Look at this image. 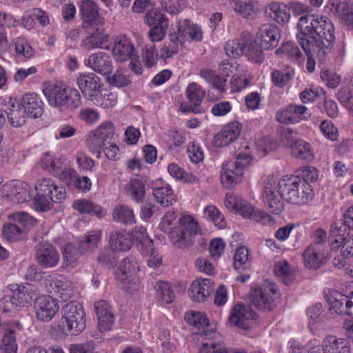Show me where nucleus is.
Masks as SVG:
<instances>
[{"label": "nucleus", "instance_id": "9d476101", "mask_svg": "<svg viewBox=\"0 0 353 353\" xmlns=\"http://www.w3.org/2000/svg\"><path fill=\"white\" fill-rule=\"evenodd\" d=\"M281 296L275 284L263 285L252 290L250 296L251 305L264 311H270L276 305Z\"/></svg>", "mask_w": 353, "mask_h": 353}, {"label": "nucleus", "instance_id": "20e7f679", "mask_svg": "<svg viewBox=\"0 0 353 353\" xmlns=\"http://www.w3.org/2000/svg\"><path fill=\"white\" fill-rule=\"evenodd\" d=\"M279 188L283 199L295 205H304L314 196L311 185L297 176H284L279 181Z\"/></svg>", "mask_w": 353, "mask_h": 353}, {"label": "nucleus", "instance_id": "72a5a7b5", "mask_svg": "<svg viewBox=\"0 0 353 353\" xmlns=\"http://www.w3.org/2000/svg\"><path fill=\"white\" fill-rule=\"evenodd\" d=\"M72 207L81 214H89L99 218L106 215V211L101 206L86 199L76 200Z\"/></svg>", "mask_w": 353, "mask_h": 353}, {"label": "nucleus", "instance_id": "a211bd4d", "mask_svg": "<svg viewBox=\"0 0 353 353\" xmlns=\"http://www.w3.org/2000/svg\"><path fill=\"white\" fill-rule=\"evenodd\" d=\"M97 319L98 329L101 332H108L114 326L115 317L112 307L104 300L94 304Z\"/></svg>", "mask_w": 353, "mask_h": 353}, {"label": "nucleus", "instance_id": "2f4dec72", "mask_svg": "<svg viewBox=\"0 0 353 353\" xmlns=\"http://www.w3.org/2000/svg\"><path fill=\"white\" fill-rule=\"evenodd\" d=\"M153 195L155 200L163 207H168L176 201L172 189L167 183L154 187Z\"/></svg>", "mask_w": 353, "mask_h": 353}, {"label": "nucleus", "instance_id": "a19ab883", "mask_svg": "<svg viewBox=\"0 0 353 353\" xmlns=\"http://www.w3.org/2000/svg\"><path fill=\"white\" fill-rule=\"evenodd\" d=\"M247 38H243V33L240 39L229 40L226 42L224 49L230 57L236 58L244 54Z\"/></svg>", "mask_w": 353, "mask_h": 353}, {"label": "nucleus", "instance_id": "f3484780", "mask_svg": "<svg viewBox=\"0 0 353 353\" xmlns=\"http://www.w3.org/2000/svg\"><path fill=\"white\" fill-rule=\"evenodd\" d=\"M198 353H246L244 349L228 348L216 333L205 334Z\"/></svg>", "mask_w": 353, "mask_h": 353}, {"label": "nucleus", "instance_id": "5fc2aeb1", "mask_svg": "<svg viewBox=\"0 0 353 353\" xmlns=\"http://www.w3.org/2000/svg\"><path fill=\"white\" fill-rule=\"evenodd\" d=\"M145 23L149 26L168 24L163 12L159 8H153L147 12L145 16Z\"/></svg>", "mask_w": 353, "mask_h": 353}, {"label": "nucleus", "instance_id": "c756f323", "mask_svg": "<svg viewBox=\"0 0 353 353\" xmlns=\"http://www.w3.org/2000/svg\"><path fill=\"white\" fill-rule=\"evenodd\" d=\"M291 155L296 159L312 161L314 153L311 145L303 139H294L289 145Z\"/></svg>", "mask_w": 353, "mask_h": 353}, {"label": "nucleus", "instance_id": "6e6d98bb", "mask_svg": "<svg viewBox=\"0 0 353 353\" xmlns=\"http://www.w3.org/2000/svg\"><path fill=\"white\" fill-rule=\"evenodd\" d=\"M188 99L190 103L200 104L205 96V91L198 83L193 82L190 83L185 90Z\"/></svg>", "mask_w": 353, "mask_h": 353}, {"label": "nucleus", "instance_id": "37998d69", "mask_svg": "<svg viewBox=\"0 0 353 353\" xmlns=\"http://www.w3.org/2000/svg\"><path fill=\"white\" fill-rule=\"evenodd\" d=\"M270 15L275 21L281 23L289 21L290 13L284 4L272 2L268 5Z\"/></svg>", "mask_w": 353, "mask_h": 353}, {"label": "nucleus", "instance_id": "473e14b6", "mask_svg": "<svg viewBox=\"0 0 353 353\" xmlns=\"http://www.w3.org/2000/svg\"><path fill=\"white\" fill-rule=\"evenodd\" d=\"M319 247V244L310 245L304 251L303 258L305 265L310 268H318L324 257L323 250Z\"/></svg>", "mask_w": 353, "mask_h": 353}, {"label": "nucleus", "instance_id": "423d86ee", "mask_svg": "<svg viewBox=\"0 0 353 353\" xmlns=\"http://www.w3.org/2000/svg\"><path fill=\"white\" fill-rule=\"evenodd\" d=\"M61 327L70 335H77L85 329V312L80 303L72 301L63 307Z\"/></svg>", "mask_w": 353, "mask_h": 353}, {"label": "nucleus", "instance_id": "603ef678", "mask_svg": "<svg viewBox=\"0 0 353 353\" xmlns=\"http://www.w3.org/2000/svg\"><path fill=\"white\" fill-rule=\"evenodd\" d=\"M250 261V251L245 246L239 247L234 256L233 266L235 270H245Z\"/></svg>", "mask_w": 353, "mask_h": 353}, {"label": "nucleus", "instance_id": "4468645a", "mask_svg": "<svg viewBox=\"0 0 353 353\" xmlns=\"http://www.w3.org/2000/svg\"><path fill=\"white\" fill-rule=\"evenodd\" d=\"M256 313L248 306L238 303L232 309L228 316L230 324L243 330H248L252 325Z\"/></svg>", "mask_w": 353, "mask_h": 353}, {"label": "nucleus", "instance_id": "4d7b16f0", "mask_svg": "<svg viewBox=\"0 0 353 353\" xmlns=\"http://www.w3.org/2000/svg\"><path fill=\"white\" fill-rule=\"evenodd\" d=\"M274 271L276 276L282 278L285 284H289L294 279L290 265L286 261H278L274 265Z\"/></svg>", "mask_w": 353, "mask_h": 353}, {"label": "nucleus", "instance_id": "a18cd8bd", "mask_svg": "<svg viewBox=\"0 0 353 353\" xmlns=\"http://www.w3.org/2000/svg\"><path fill=\"white\" fill-rule=\"evenodd\" d=\"M81 14L85 22H94L99 16L97 5L92 0H83L81 5Z\"/></svg>", "mask_w": 353, "mask_h": 353}, {"label": "nucleus", "instance_id": "ea45409f", "mask_svg": "<svg viewBox=\"0 0 353 353\" xmlns=\"http://www.w3.org/2000/svg\"><path fill=\"white\" fill-rule=\"evenodd\" d=\"M347 226L345 223L337 221L334 223L330 229V236L333 239L332 240V244H336L334 247H339L341 245H344L347 240L349 233H347Z\"/></svg>", "mask_w": 353, "mask_h": 353}, {"label": "nucleus", "instance_id": "e2e57ef3", "mask_svg": "<svg viewBox=\"0 0 353 353\" xmlns=\"http://www.w3.org/2000/svg\"><path fill=\"white\" fill-rule=\"evenodd\" d=\"M85 144L90 151L99 153L101 152V149L106 145L94 130L90 131L88 134Z\"/></svg>", "mask_w": 353, "mask_h": 353}, {"label": "nucleus", "instance_id": "09e8293b", "mask_svg": "<svg viewBox=\"0 0 353 353\" xmlns=\"http://www.w3.org/2000/svg\"><path fill=\"white\" fill-rule=\"evenodd\" d=\"M8 104L12 106V109L6 112L10 125L14 128L22 126L26 123L24 111L19 108V105H14L12 101H10Z\"/></svg>", "mask_w": 353, "mask_h": 353}, {"label": "nucleus", "instance_id": "9b49d317", "mask_svg": "<svg viewBox=\"0 0 353 353\" xmlns=\"http://www.w3.org/2000/svg\"><path fill=\"white\" fill-rule=\"evenodd\" d=\"M8 288L12 294L5 298L6 303V305L3 308L5 312L28 306L35 295L33 286L29 284L12 283L8 285Z\"/></svg>", "mask_w": 353, "mask_h": 353}, {"label": "nucleus", "instance_id": "49530a36", "mask_svg": "<svg viewBox=\"0 0 353 353\" xmlns=\"http://www.w3.org/2000/svg\"><path fill=\"white\" fill-rule=\"evenodd\" d=\"M203 216L208 221L214 223L219 229H223L226 225V221L223 215L214 205H208L203 210Z\"/></svg>", "mask_w": 353, "mask_h": 353}, {"label": "nucleus", "instance_id": "f257e3e1", "mask_svg": "<svg viewBox=\"0 0 353 353\" xmlns=\"http://www.w3.org/2000/svg\"><path fill=\"white\" fill-rule=\"evenodd\" d=\"M297 26L301 32L297 39L303 50H309L310 45L321 59L330 52L335 39L334 28L327 17L309 14L299 19Z\"/></svg>", "mask_w": 353, "mask_h": 353}, {"label": "nucleus", "instance_id": "bb28decb", "mask_svg": "<svg viewBox=\"0 0 353 353\" xmlns=\"http://www.w3.org/2000/svg\"><path fill=\"white\" fill-rule=\"evenodd\" d=\"M112 53L117 61L124 62L136 57L137 52L130 39L123 37L115 41Z\"/></svg>", "mask_w": 353, "mask_h": 353}, {"label": "nucleus", "instance_id": "bf43d9fd", "mask_svg": "<svg viewBox=\"0 0 353 353\" xmlns=\"http://www.w3.org/2000/svg\"><path fill=\"white\" fill-rule=\"evenodd\" d=\"M2 233L8 241L21 240L25 234V232L15 223L5 224L3 227Z\"/></svg>", "mask_w": 353, "mask_h": 353}, {"label": "nucleus", "instance_id": "f704fd0d", "mask_svg": "<svg viewBox=\"0 0 353 353\" xmlns=\"http://www.w3.org/2000/svg\"><path fill=\"white\" fill-rule=\"evenodd\" d=\"M101 239V233L100 231H90L79 243V252L81 254L92 253L97 248Z\"/></svg>", "mask_w": 353, "mask_h": 353}, {"label": "nucleus", "instance_id": "13d9d810", "mask_svg": "<svg viewBox=\"0 0 353 353\" xmlns=\"http://www.w3.org/2000/svg\"><path fill=\"white\" fill-rule=\"evenodd\" d=\"M185 319L188 323L196 327H203L209 325L208 318L200 312L191 311L186 313Z\"/></svg>", "mask_w": 353, "mask_h": 353}, {"label": "nucleus", "instance_id": "69168bd1", "mask_svg": "<svg viewBox=\"0 0 353 353\" xmlns=\"http://www.w3.org/2000/svg\"><path fill=\"white\" fill-rule=\"evenodd\" d=\"M79 118L85 123L92 125L100 119V114L94 109L85 108L80 110Z\"/></svg>", "mask_w": 353, "mask_h": 353}, {"label": "nucleus", "instance_id": "de8ad7c7", "mask_svg": "<svg viewBox=\"0 0 353 353\" xmlns=\"http://www.w3.org/2000/svg\"><path fill=\"white\" fill-rule=\"evenodd\" d=\"M155 289L157 298L163 304L170 303L174 301V293L169 283L159 281L155 285Z\"/></svg>", "mask_w": 353, "mask_h": 353}, {"label": "nucleus", "instance_id": "c03bdc74", "mask_svg": "<svg viewBox=\"0 0 353 353\" xmlns=\"http://www.w3.org/2000/svg\"><path fill=\"white\" fill-rule=\"evenodd\" d=\"M169 39V42L165 43L161 49V55L164 59L170 58L177 54L183 46V43L181 42L180 39L172 32L170 34Z\"/></svg>", "mask_w": 353, "mask_h": 353}, {"label": "nucleus", "instance_id": "f03ea898", "mask_svg": "<svg viewBox=\"0 0 353 353\" xmlns=\"http://www.w3.org/2000/svg\"><path fill=\"white\" fill-rule=\"evenodd\" d=\"M175 219L174 212H167L161 219L159 229L168 233L171 243L176 248H185L191 246L194 236L200 233L197 221L190 215L184 214L179 219L178 227L170 228Z\"/></svg>", "mask_w": 353, "mask_h": 353}, {"label": "nucleus", "instance_id": "f8f14e48", "mask_svg": "<svg viewBox=\"0 0 353 353\" xmlns=\"http://www.w3.org/2000/svg\"><path fill=\"white\" fill-rule=\"evenodd\" d=\"M46 284L50 287V292H54L63 301L71 298L73 293L72 282L65 276L52 273L46 278Z\"/></svg>", "mask_w": 353, "mask_h": 353}, {"label": "nucleus", "instance_id": "864d4df0", "mask_svg": "<svg viewBox=\"0 0 353 353\" xmlns=\"http://www.w3.org/2000/svg\"><path fill=\"white\" fill-rule=\"evenodd\" d=\"M11 216L25 234L36 224V220L24 212L14 213Z\"/></svg>", "mask_w": 353, "mask_h": 353}, {"label": "nucleus", "instance_id": "cd10ccee", "mask_svg": "<svg viewBox=\"0 0 353 353\" xmlns=\"http://www.w3.org/2000/svg\"><path fill=\"white\" fill-rule=\"evenodd\" d=\"M241 132V128L239 123H230L214 136V144L216 147L228 145L237 139Z\"/></svg>", "mask_w": 353, "mask_h": 353}, {"label": "nucleus", "instance_id": "c85d7f7f", "mask_svg": "<svg viewBox=\"0 0 353 353\" xmlns=\"http://www.w3.org/2000/svg\"><path fill=\"white\" fill-rule=\"evenodd\" d=\"M21 105L30 117H39L43 112V103L35 93L26 94L22 98Z\"/></svg>", "mask_w": 353, "mask_h": 353}, {"label": "nucleus", "instance_id": "e433bc0d", "mask_svg": "<svg viewBox=\"0 0 353 353\" xmlns=\"http://www.w3.org/2000/svg\"><path fill=\"white\" fill-rule=\"evenodd\" d=\"M109 245L114 251H127L131 248V239L125 232H113L109 237Z\"/></svg>", "mask_w": 353, "mask_h": 353}, {"label": "nucleus", "instance_id": "7c9ffc66", "mask_svg": "<svg viewBox=\"0 0 353 353\" xmlns=\"http://www.w3.org/2000/svg\"><path fill=\"white\" fill-rule=\"evenodd\" d=\"M243 38H247L243 54L251 61L261 64L264 60L263 48L256 41H254L252 40L250 33L243 32Z\"/></svg>", "mask_w": 353, "mask_h": 353}, {"label": "nucleus", "instance_id": "4be33fe9", "mask_svg": "<svg viewBox=\"0 0 353 353\" xmlns=\"http://www.w3.org/2000/svg\"><path fill=\"white\" fill-rule=\"evenodd\" d=\"M21 324L14 322L11 324H2L0 327V332L3 338L0 345L1 353H17V345L15 340V328L21 330Z\"/></svg>", "mask_w": 353, "mask_h": 353}, {"label": "nucleus", "instance_id": "aec40b11", "mask_svg": "<svg viewBox=\"0 0 353 353\" xmlns=\"http://www.w3.org/2000/svg\"><path fill=\"white\" fill-rule=\"evenodd\" d=\"M214 282L210 279H196L190 285L188 294L193 301L205 302L211 295Z\"/></svg>", "mask_w": 353, "mask_h": 353}, {"label": "nucleus", "instance_id": "3c124183", "mask_svg": "<svg viewBox=\"0 0 353 353\" xmlns=\"http://www.w3.org/2000/svg\"><path fill=\"white\" fill-rule=\"evenodd\" d=\"M94 131L106 145L114 140L115 136L114 126L111 121H106L101 123Z\"/></svg>", "mask_w": 353, "mask_h": 353}, {"label": "nucleus", "instance_id": "6ab92c4d", "mask_svg": "<svg viewBox=\"0 0 353 353\" xmlns=\"http://www.w3.org/2000/svg\"><path fill=\"white\" fill-rule=\"evenodd\" d=\"M36 260L43 268L55 267L59 261V254L55 247L48 242H41L39 244Z\"/></svg>", "mask_w": 353, "mask_h": 353}, {"label": "nucleus", "instance_id": "0eeeda50", "mask_svg": "<svg viewBox=\"0 0 353 353\" xmlns=\"http://www.w3.org/2000/svg\"><path fill=\"white\" fill-rule=\"evenodd\" d=\"M139 270V263L134 256H128L120 263L116 271V277L125 291L132 293L138 290L139 282L137 273Z\"/></svg>", "mask_w": 353, "mask_h": 353}, {"label": "nucleus", "instance_id": "338daca9", "mask_svg": "<svg viewBox=\"0 0 353 353\" xmlns=\"http://www.w3.org/2000/svg\"><path fill=\"white\" fill-rule=\"evenodd\" d=\"M151 28L148 32V36L152 42H159L163 39L166 34L168 24L150 26Z\"/></svg>", "mask_w": 353, "mask_h": 353}, {"label": "nucleus", "instance_id": "5701e85b", "mask_svg": "<svg viewBox=\"0 0 353 353\" xmlns=\"http://www.w3.org/2000/svg\"><path fill=\"white\" fill-rule=\"evenodd\" d=\"M280 37L279 28L271 24L263 25L256 36V41L263 50L276 47Z\"/></svg>", "mask_w": 353, "mask_h": 353}, {"label": "nucleus", "instance_id": "ddd939ff", "mask_svg": "<svg viewBox=\"0 0 353 353\" xmlns=\"http://www.w3.org/2000/svg\"><path fill=\"white\" fill-rule=\"evenodd\" d=\"M36 318L44 323L50 322L57 314L59 306L49 295H42L35 299L34 304Z\"/></svg>", "mask_w": 353, "mask_h": 353}, {"label": "nucleus", "instance_id": "774afa93", "mask_svg": "<svg viewBox=\"0 0 353 353\" xmlns=\"http://www.w3.org/2000/svg\"><path fill=\"white\" fill-rule=\"evenodd\" d=\"M95 344L93 341L82 343H74L70 345V353H93Z\"/></svg>", "mask_w": 353, "mask_h": 353}, {"label": "nucleus", "instance_id": "680f3d73", "mask_svg": "<svg viewBox=\"0 0 353 353\" xmlns=\"http://www.w3.org/2000/svg\"><path fill=\"white\" fill-rule=\"evenodd\" d=\"M232 8L237 14L244 18L252 17L254 13V5L251 2L234 1Z\"/></svg>", "mask_w": 353, "mask_h": 353}, {"label": "nucleus", "instance_id": "c9c22d12", "mask_svg": "<svg viewBox=\"0 0 353 353\" xmlns=\"http://www.w3.org/2000/svg\"><path fill=\"white\" fill-rule=\"evenodd\" d=\"M112 219L124 225H132L135 223L133 210L126 205H117L112 210Z\"/></svg>", "mask_w": 353, "mask_h": 353}, {"label": "nucleus", "instance_id": "8fccbe9b", "mask_svg": "<svg viewBox=\"0 0 353 353\" xmlns=\"http://www.w3.org/2000/svg\"><path fill=\"white\" fill-rule=\"evenodd\" d=\"M128 193L137 203L142 201L145 194V183L140 179H132L129 183Z\"/></svg>", "mask_w": 353, "mask_h": 353}, {"label": "nucleus", "instance_id": "7ed1b4c3", "mask_svg": "<svg viewBox=\"0 0 353 353\" xmlns=\"http://www.w3.org/2000/svg\"><path fill=\"white\" fill-rule=\"evenodd\" d=\"M37 192L34 198V205L38 211H48L53 203H61L66 197L64 187L57 185L50 178H41L37 181L34 186Z\"/></svg>", "mask_w": 353, "mask_h": 353}, {"label": "nucleus", "instance_id": "6e6552de", "mask_svg": "<svg viewBox=\"0 0 353 353\" xmlns=\"http://www.w3.org/2000/svg\"><path fill=\"white\" fill-rule=\"evenodd\" d=\"M250 157L239 154L236 159L224 163L221 172V181L224 187L232 188L241 181L245 168L249 164Z\"/></svg>", "mask_w": 353, "mask_h": 353}, {"label": "nucleus", "instance_id": "393cba45", "mask_svg": "<svg viewBox=\"0 0 353 353\" xmlns=\"http://www.w3.org/2000/svg\"><path fill=\"white\" fill-rule=\"evenodd\" d=\"M89 35L82 40L81 46L85 50L90 51L94 48L108 49L103 45L108 41V36L105 34L101 26L93 27L88 32Z\"/></svg>", "mask_w": 353, "mask_h": 353}, {"label": "nucleus", "instance_id": "b1692460", "mask_svg": "<svg viewBox=\"0 0 353 353\" xmlns=\"http://www.w3.org/2000/svg\"><path fill=\"white\" fill-rule=\"evenodd\" d=\"M330 310L340 315H348L353 317V303L345 295L333 292L328 298Z\"/></svg>", "mask_w": 353, "mask_h": 353}, {"label": "nucleus", "instance_id": "58836bf2", "mask_svg": "<svg viewBox=\"0 0 353 353\" xmlns=\"http://www.w3.org/2000/svg\"><path fill=\"white\" fill-rule=\"evenodd\" d=\"M16 57L18 60L25 61L34 56V50L30 43L23 38L19 37L13 40Z\"/></svg>", "mask_w": 353, "mask_h": 353}, {"label": "nucleus", "instance_id": "4c0bfd02", "mask_svg": "<svg viewBox=\"0 0 353 353\" xmlns=\"http://www.w3.org/2000/svg\"><path fill=\"white\" fill-rule=\"evenodd\" d=\"M294 77V71L292 68L285 67L281 69H274L271 72V81L278 88L285 86Z\"/></svg>", "mask_w": 353, "mask_h": 353}, {"label": "nucleus", "instance_id": "39448f33", "mask_svg": "<svg viewBox=\"0 0 353 353\" xmlns=\"http://www.w3.org/2000/svg\"><path fill=\"white\" fill-rule=\"evenodd\" d=\"M43 92L49 105L62 112L75 110L81 104L79 91L63 85H49Z\"/></svg>", "mask_w": 353, "mask_h": 353}, {"label": "nucleus", "instance_id": "052dcab7", "mask_svg": "<svg viewBox=\"0 0 353 353\" xmlns=\"http://www.w3.org/2000/svg\"><path fill=\"white\" fill-rule=\"evenodd\" d=\"M96 105L103 108H110L114 107L117 103V96L114 92H105L97 95L95 100L92 101Z\"/></svg>", "mask_w": 353, "mask_h": 353}, {"label": "nucleus", "instance_id": "1a4fd4ad", "mask_svg": "<svg viewBox=\"0 0 353 353\" xmlns=\"http://www.w3.org/2000/svg\"><path fill=\"white\" fill-rule=\"evenodd\" d=\"M262 199L270 213L279 214L284 209V199L279 188V181L273 176H268L264 181Z\"/></svg>", "mask_w": 353, "mask_h": 353}, {"label": "nucleus", "instance_id": "0e129e2a", "mask_svg": "<svg viewBox=\"0 0 353 353\" xmlns=\"http://www.w3.org/2000/svg\"><path fill=\"white\" fill-rule=\"evenodd\" d=\"M296 176L310 184L318 179L319 171L313 166H304L299 170V176Z\"/></svg>", "mask_w": 353, "mask_h": 353}, {"label": "nucleus", "instance_id": "412c9836", "mask_svg": "<svg viewBox=\"0 0 353 353\" xmlns=\"http://www.w3.org/2000/svg\"><path fill=\"white\" fill-rule=\"evenodd\" d=\"M86 66L101 74H109L112 70V61L110 56L105 52H99L91 54L85 60Z\"/></svg>", "mask_w": 353, "mask_h": 353}, {"label": "nucleus", "instance_id": "79ce46f5", "mask_svg": "<svg viewBox=\"0 0 353 353\" xmlns=\"http://www.w3.org/2000/svg\"><path fill=\"white\" fill-rule=\"evenodd\" d=\"M131 239V245L136 243L137 247H145V248L152 245L153 242L150 239L146 229L143 226L136 227L130 234H128Z\"/></svg>", "mask_w": 353, "mask_h": 353}, {"label": "nucleus", "instance_id": "dca6fc26", "mask_svg": "<svg viewBox=\"0 0 353 353\" xmlns=\"http://www.w3.org/2000/svg\"><path fill=\"white\" fill-rule=\"evenodd\" d=\"M77 84L83 95L89 101L95 100L101 92L100 79L94 73L81 74L77 78Z\"/></svg>", "mask_w": 353, "mask_h": 353}, {"label": "nucleus", "instance_id": "a878e982", "mask_svg": "<svg viewBox=\"0 0 353 353\" xmlns=\"http://www.w3.org/2000/svg\"><path fill=\"white\" fill-rule=\"evenodd\" d=\"M323 353H350L351 346L348 341L344 338L334 335H327L321 343Z\"/></svg>", "mask_w": 353, "mask_h": 353}, {"label": "nucleus", "instance_id": "2eb2a0df", "mask_svg": "<svg viewBox=\"0 0 353 353\" xmlns=\"http://www.w3.org/2000/svg\"><path fill=\"white\" fill-rule=\"evenodd\" d=\"M1 195L10 201L20 203L30 197V190L27 183L19 180L10 181L1 188Z\"/></svg>", "mask_w": 353, "mask_h": 353}]
</instances>
